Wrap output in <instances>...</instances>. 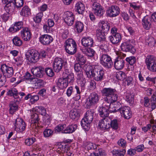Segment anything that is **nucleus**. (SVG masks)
Segmentation results:
<instances>
[{
  "label": "nucleus",
  "mask_w": 156,
  "mask_h": 156,
  "mask_svg": "<svg viewBox=\"0 0 156 156\" xmlns=\"http://www.w3.org/2000/svg\"><path fill=\"white\" fill-rule=\"evenodd\" d=\"M99 47L100 49L103 51L106 52L108 50L107 44L106 41L101 42Z\"/></svg>",
  "instance_id": "a18cd8bd"
},
{
  "label": "nucleus",
  "mask_w": 156,
  "mask_h": 156,
  "mask_svg": "<svg viewBox=\"0 0 156 156\" xmlns=\"http://www.w3.org/2000/svg\"><path fill=\"white\" fill-rule=\"evenodd\" d=\"M145 42L146 45L152 47L154 45L155 41L152 37L149 36L146 38Z\"/></svg>",
  "instance_id": "c9c22d12"
},
{
  "label": "nucleus",
  "mask_w": 156,
  "mask_h": 156,
  "mask_svg": "<svg viewBox=\"0 0 156 156\" xmlns=\"http://www.w3.org/2000/svg\"><path fill=\"white\" fill-rule=\"evenodd\" d=\"M95 51L92 49L88 48L86 49L85 54L88 56L92 57L94 56Z\"/></svg>",
  "instance_id": "3c124183"
},
{
  "label": "nucleus",
  "mask_w": 156,
  "mask_h": 156,
  "mask_svg": "<svg viewBox=\"0 0 156 156\" xmlns=\"http://www.w3.org/2000/svg\"><path fill=\"white\" fill-rule=\"evenodd\" d=\"M98 149L97 151V154H98L99 156H104L105 155V153L104 150L101 148H99L98 147Z\"/></svg>",
  "instance_id": "774afa93"
},
{
  "label": "nucleus",
  "mask_w": 156,
  "mask_h": 156,
  "mask_svg": "<svg viewBox=\"0 0 156 156\" xmlns=\"http://www.w3.org/2000/svg\"><path fill=\"white\" fill-rule=\"evenodd\" d=\"M7 77L5 76H2V75L0 74V87L3 86L6 82V78Z\"/></svg>",
  "instance_id": "6e6d98bb"
},
{
  "label": "nucleus",
  "mask_w": 156,
  "mask_h": 156,
  "mask_svg": "<svg viewBox=\"0 0 156 156\" xmlns=\"http://www.w3.org/2000/svg\"><path fill=\"white\" fill-rule=\"evenodd\" d=\"M19 102L17 101H11L9 104V107H18Z\"/></svg>",
  "instance_id": "680f3d73"
},
{
  "label": "nucleus",
  "mask_w": 156,
  "mask_h": 156,
  "mask_svg": "<svg viewBox=\"0 0 156 156\" xmlns=\"http://www.w3.org/2000/svg\"><path fill=\"white\" fill-rule=\"evenodd\" d=\"M53 131L50 129H46L43 132L44 136L45 137H48L52 135Z\"/></svg>",
  "instance_id": "4d7b16f0"
},
{
  "label": "nucleus",
  "mask_w": 156,
  "mask_h": 156,
  "mask_svg": "<svg viewBox=\"0 0 156 156\" xmlns=\"http://www.w3.org/2000/svg\"><path fill=\"white\" fill-rule=\"evenodd\" d=\"M81 43L85 47H90L93 46L94 41L93 39L90 37H85L82 38Z\"/></svg>",
  "instance_id": "412c9836"
},
{
  "label": "nucleus",
  "mask_w": 156,
  "mask_h": 156,
  "mask_svg": "<svg viewBox=\"0 0 156 156\" xmlns=\"http://www.w3.org/2000/svg\"><path fill=\"white\" fill-rule=\"evenodd\" d=\"M116 76L118 80H123L125 78V74L123 72L120 71L116 73Z\"/></svg>",
  "instance_id": "de8ad7c7"
},
{
  "label": "nucleus",
  "mask_w": 156,
  "mask_h": 156,
  "mask_svg": "<svg viewBox=\"0 0 156 156\" xmlns=\"http://www.w3.org/2000/svg\"><path fill=\"white\" fill-rule=\"evenodd\" d=\"M4 9L6 12L1 15V17L3 21L6 22L8 20L10 14L9 12L10 10H12L13 9V8H12V6H11L10 4H8L6 5H5L4 7Z\"/></svg>",
  "instance_id": "5701e85b"
},
{
  "label": "nucleus",
  "mask_w": 156,
  "mask_h": 156,
  "mask_svg": "<svg viewBox=\"0 0 156 156\" xmlns=\"http://www.w3.org/2000/svg\"><path fill=\"white\" fill-rule=\"evenodd\" d=\"M80 111L76 109H74L72 110L70 113V117L73 119H75L78 118L80 116Z\"/></svg>",
  "instance_id": "58836bf2"
},
{
  "label": "nucleus",
  "mask_w": 156,
  "mask_h": 156,
  "mask_svg": "<svg viewBox=\"0 0 156 156\" xmlns=\"http://www.w3.org/2000/svg\"><path fill=\"white\" fill-rule=\"evenodd\" d=\"M100 60L101 64L106 68H110L113 65L111 57L107 54H102L100 56Z\"/></svg>",
  "instance_id": "6e6552de"
},
{
  "label": "nucleus",
  "mask_w": 156,
  "mask_h": 156,
  "mask_svg": "<svg viewBox=\"0 0 156 156\" xmlns=\"http://www.w3.org/2000/svg\"><path fill=\"white\" fill-rule=\"evenodd\" d=\"M99 66H95L94 67L93 70L92 67L90 65H85L84 70L88 78L93 77L97 81H101L104 78L105 73L104 71L98 69Z\"/></svg>",
  "instance_id": "f257e3e1"
},
{
  "label": "nucleus",
  "mask_w": 156,
  "mask_h": 156,
  "mask_svg": "<svg viewBox=\"0 0 156 156\" xmlns=\"http://www.w3.org/2000/svg\"><path fill=\"white\" fill-rule=\"evenodd\" d=\"M110 41L113 44H117L120 43L122 40V37L120 34H116L112 35L109 37Z\"/></svg>",
  "instance_id": "bb28decb"
},
{
  "label": "nucleus",
  "mask_w": 156,
  "mask_h": 156,
  "mask_svg": "<svg viewBox=\"0 0 156 156\" xmlns=\"http://www.w3.org/2000/svg\"><path fill=\"white\" fill-rule=\"evenodd\" d=\"M33 112H35L31 115L32 120L34 121V123L35 124V128L34 129L35 132V136L36 137H38V129L39 128L38 126V112L37 111L36 112V110L34 108L32 110Z\"/></svg>",
  "instance_id": "9b49d317"
},
{
  "label": "nucleus",
  "mask_w": 156,
  "mask_h": 156,
  "mask_svg": "<svg viewBox=\"0 0 156 156\" xmlns=\"http://www.w3.org/2000/svg\"><path fill=\"white\" fill-rule=\"evenodd\" d=\"M107 33L99 30L97 31L96 36L98 40L101 42L106 41L105 34Z\"/></svg>",
  "instance_id": "7c9ffc66"
},
{
  "label": "nucleus",
  "mask_w": 156,
  "mask_h": 156,
  "mask_svg": "<svg viewBox=\"0 0 156 156\" xmlns=\"http://www.w3.org/2000/svg\"><path fill=\"white\" fill-rule=\"evenodd\" d=\"M142 24L145 29H149L151 25V18L147 16H144L142 20Z\"/></svg>",
  "instance_id": "393cba45"
},
{
  "label": "nucleus",
  "mask_w": 156,
  "mask_h": 156,
  "mask_svg": "<svg viewBox=\"0 0 156 156\" xmlns=\"http://www.w3.org/2000/svg\"><path fill=\"white\" fill-rule=\"evenodd\" d=\"M20 14L25 16H27L30 14V9L27 6H24L22 9Z\"/></svg>",
  "instance_id": "ea45409f"
},
{
  "label": "nucleus",
  "mask_w": 156,
  "mask_h": 156,
  "mask_svg": "<svg viewBox=\"0 0 156 156\" xmlns=\"http://www.w3.org/2000/svg\"><path fill=\"white\" fill-rule=\"evenodd\" d=\"M16 61L17 62V65L20 66L22 65L24 61L23 58L21 57H19L16 59Z\"/></svg>",
  "instance_id": "0e129e2a"
},
{
  "label": "nucleus",
  "mask_w": 156,
  "mask_h": 156,
  "mask_svg": "<svg viewBox=\"0 0 156 156\" xmlns=\"http://www.w3.org/2000/svg\"><path fill=\"white\" fill-rule=\"evenodd\" d=\"M64 21L68 26L72 25L74 22V16L73 13L70 11L66 12L65 13Z\"/></svg>",
  "instance_id": "dca6fc26"
},
{
  "label": "nucleus",
  "mask_w": 156,
  "mask_h": 156,
  "mask_svg": "<svg viewBox=\"0 0 156 156\" xmlns=\"http://www.w3.org/2000/svg\"><path fill=\"white\" fill-rule=\"evenodd\" d=\"M119 7L115 5H112L109 7L106 11V13L108 16L113 17L117 16L120 13Z\"/></svg>",
  "instance_id": "f8f14e48"
},
{
  "label": "nucleus",
  "mask_w": 156,
  "mask_h": 156,
  "mask_svg": "<svg viewBox=\"0 0 156 156\" xmlns=\"http://www.w3.org/2000/svg\"><path fill=\"white\" fill-rule=\"evenodd\" d=\"M15 126L17 131L22 132L25 128V123L22 119L17 118L16 120Z\"/></svg>",
  "instance_id": "6ab92c4d"
},
{
  "label": "nucleus",
  "mask_w": 156,
  "mask_h": 156,
  "mask_svg": "<svg viewBox=\"0 0 156 156\" xmlns=\"http://www.w3.org/2000/svg\"><path fill=\"white\" fill-rule=\"evenodd\" d=\"M46 89L43 88L40 90V98L43 100L47 97L46 95Z\"/></svg>",
  "instance_id": "8fccbe9b"
},
{
  "label": "nucleus",
  "mask_w": 156,
  "mask_h": 156,
  "mask_svg": "<svg viewBox=\"0 0 156 156\" xmlns=\"http://www.w3.org/2000/svg\"><path fill=\"white\" fill-rule=\"evenodd\" d=\"M91 123L88 121H86L83 119L81 122V124L83 128L86 130H88L90 127V124Z\"/></svg>",
  "instance_id": "37998d69"
},
{
  "label": "nucleus",
  "mask_w": 156,
  "mask_h": 156,
  "mask_svg": "<svg viewBox=\"0 0 156 156\" xmlns=\"http://www.w3.org/2000/svg\"><path fill=\"white\" fill-rule=\"evenodd\" d=\"M81 64L79 63H76L74 65V68L76 73L82 71V66Z\"/></svg>",
  "instance_id": "13d9d810"
},
{
  "label": "nucleus",
  "mask_w": 156,
  "mask_h": 156,
  "mask_svg": "<svg viewBox=\"0 0 156 156\" xmlns=\"http://www.w3.org/2000/svg\"><path fill=\"white\" fill-rule=\"evenodd\" d=\"M1 70L3 75L7 78L11 77L14 73L13 67L9 66L5 64H3L1 66Z\"/></svg>",
  "instance_id": "9d476101"
},
{
  "label": "nucleus",
  "mask_w": 156,
  "mask_h": 156,
  "mask_svg": "<svg viewBox=\"0 0 156 156\" xmlns=\"http://www.w3.org/2000/svg\"><path fill=\"white\" fill-rule=\"evenodd\" d=\"M103 95L106 97L105 98V101L107 102L109 105L106 106H109L110 104L115 102L117 100L118 95L116 94L115 89L111 88H105L102 91Z\"/></svg>",
  "instance_id": "7ed1b4c3"
},
{
  "label": "nucleus",
  "mask_w": 156,
  "mask_h": 156,
  "mask_svg": "<svg viewBox=\"0 0 156 156\" xmlns=\"http://www.w3.org/2000/svg\"><path fill=\"white\" fill-rule=\"evenodd\" d=\"M64 61L61 58H56L54 60L53 63V66L54 71L58 72L60 71L63 66Z\"/></svg>",
  "instance_id": "4468645a"
},
{
  "label": "nucleus",
  "mask_w": 156,
  "mask_h": 156,
  "mask_svg": "<svg viewBox=\"0 0 156 156\" xmlns=\"http://www.w3.org/2000/svg\"><path fill=\"white\" fill-rule=\"evenodd\" d=\"M23 24L22 21L16 22L13 27H10L9 30L11 32L14 33L19 31L21 28L22 30L21 31V37L25 41H29L31 37V33L27 27H23Z\"/></svg>",
  "instance_id": "f03ea898"
},
{
  "label": "nucleus",
  "mask_w": 156,
  "mask_h": 156,
  "mask_svg": "<svg viewBox=\"0 0 156 156\" xmlns=\"http://www.w3.org/2000/svg\"><path fill=\"white\" fill-rule=\"evenodd\" d=\"M83 28V24L82 22L80 21L76 22L75 28L77 32L79 33L81 32Z\"/></svg>",
  "instance_id": "e433bc0d"
},
{
  "label": "nucleus",
  "mask_w": 156,
  "mask_h": 156,
  "mask_svg": "<svg viewBox=\"0 0 156 156\" xmlns=\"http://www.w3.org/2000/svg\"><path fill=\"white\" fill-rule=\"evenodd\" d=\"M59 148L60 149L62 153H66L67 156H71L72 154L68 150L69 147L63 145H59Z\"/></svg>",
  "instance_id": "a19ab883"
},
{
  "label": "nucleus",
  "mask_w": 156,
  "mask_h": 156,
  "mask_svg": "<svg viewBox=\"0 0 156 156\" xmlns=\"http://www.w3.org/2000/svg\"><path fill=\"white\" fill-rule=\"evenodd\" d=\"M126 83L128 86L133 85V78L131 76L127 77L126 79Z\"/></svg>",
  "instance_id": "e2e57ef3"
},
{
  "label": "nucleus",
  "mask_w": 156,
  "mask_h": 156,
  "mask_svg": "<svg viewBox=\"0 0 156 156\" xmlns=\"http://www.w3.org/2000/svg\"><path fill=\"white\" fill-rule=\"evenodd\" d=\"M125 61L121 58H116L114 62L115 68L117 70L122 69L124 65Z\"/></svg>",
  "instance_id": "a878e982"
},
{
  "label": "nucleus",
  "mask_w": 156,
  "mask_h": 156,
  "mask_svg": "<svg viewBox=\"0 0 156 156\" xmlns=\"http://www.w3.org/2000/svg\"><path fill=\"white\" fill-rule=\"evenodd\" d=\"M76 79L78 82L80 84L81 87H83L85 86L86 83V80L84 78L82 72H80L76 73Z\"/></svg>",
  "instance_id": "c85d7f7f"
},
{
  "label": "nucleus",
  "mask_w": 156,
  "mask_h": 156,
  "mask_svg": "<svg viewBox=\"0 0 156 156\" xmlns=\"http://www.w3.org/2000/svg\"><path fill=\"white\" fill-rule=\"evenodd\" d=\"M76 58L78 63L81 65H84L86 62L85 58L82 55L78 53L76 55Z\"/></svg>",
  "instance_id": "79ce46f5"
},
{
  "label": "nucleus",
  "mask_w": 156,
  "mask_h": 156,
  "mask_svg": "<svg viewBox=\"0 0 156 156\" xmlns=\"http://www.w3.org/2000/svg\"><path fill=\"white\" fill-rule=\"evenodd\" d=\"M27 60L31 63H35L39 59V52L35 49L28 50L26 53Z\"/></svg>",
  "instance_id": "423d86ee"
},
{
  "label": "nucleus",
  "mask_w": 156,
  "mask_h": 156,
  "mask_svg": "<svg viewBox=\"0 0 156 156\" xmlns=\"http://www.w3.org/2000/svg\"><path fill=\"white\" fill-rule=\"evenodd\" d=\"M36 140L35 138H28L25 141L26 144L28 146H30L34 143Z\"/></svg>",
  "instance_id": "603ef678"
},
{
  "label": "nucleus",
  "mask_w": 156,
  "mask_h": 156,
  "mask_svg": "<svg viewBox=\"0 0 156 156\" xmlns=\"http://www.w3.org/2000/svg\"><path fill=\"white\" fill-rule=\"evenodd\" d=\"M118 145L123 147H125L126 145V142L123 139H120L118 142Z\"/></svg>",
  "instance_id": "338daca9"
},
{
  "label": "nucleus",
  "mask_w": 156,
  "mask_h": 156,
  "mask_svg": "<svg viewBox=\"0 0 156 156\" xmlns=\"http://www.w3.org/2000/svg\"><path fill=\"white\" fill-rule=\"evenodd\" d=\"M110 118L106 117L101 120L98 124V127L101 130H105L108 129L110 127Z\"/></svg>",
  "instance_id": "ddd939ff"
},
{
  "label": "nucleus",
  "mask_w": 156,
  "mask_h": 156,
  "mask_svg": "<svg viewBox=\"0 0 156 156\" xmlns=\"http://www.w3.org/2000/svg\"><path fill=\"white\" fill-rule=\"evenodd\" d=\"M76 42L72 39H68L65 42V49L68 54L73 55L76 51Z\"/></svg>",
  "instance_id": "39448f33"
},
{
  "label": "nucleus",
  "mask_w": 156,
  "mask_h": 156,
  "mask_svg": "<svg viewBox=\"0 0 156 156\" xmlns=\"http://www.w3.org/2000/svg\"><path fill=\"white\" fill-rule=\"evenodd\" d=\"M151 124H153L152 126V132L154 133H156V119L154 120L153 119L151 120L150 121Z\"/></svg>",
  "instance_id": "052dcab7"
},
{
  "label": "nucleus",
  "mask_w": 156,
  "mask_h": 156,
  "mask_svg": "<svg viewBox=\"0 0 156 156\" xmlns=\"http://www.w3.org/2000/svg\"><path fill=\"white\" fill-rule=\"evenodd\" d=\"M98 101V95L97 94L93 93L90 94L86 103L88 107L91 106L96 104Z\"/></svg>",
  "instance_id": "2eb2a0df"
},
{
  "label": "nucleus",
  "mask_w": 156,
  "mask_h": 156,
  "mask_svg": "<svg viewBox=\"0 0 156 156\" xmlns=\"http://www.w3.org/2000/svg\"><path fill=\"white\" fill-rule=\"evenodd\" d=\"M14 1V6L13 7V8H15L16 6L17 8H19L23 6V0H13Z\"/></svg>",
  "instance_id": "09e8293b"
},
{
  "label": "nucleus",
  "mask_w": 156,
  "mask_h": 156,
  "mask_svg": "<svg viewBox=\"0 0 156 156\" xmlns=\"http://www.w3.org/2000/svg\"><path fill=\"white\" fill-rule=\"evenodd\" d=\"M76 129V126H74L72 129H71L69 126H66L65 124L58 125L55 128V130L58 132L62 131L63 133H70L73 132Z\"/></svg>",
  "instance_id": "1a4fd4ad"
},
{
  "label": "nucleus",
  "mask_w": 156,
  "mask_h": 156,
  "mask_svg": "<svg viewBox=\"0 0 156 156\" xmlns=\"http://www.w3.org/2000/svg\"><path fill=\"white\" fill-rule=\"evenodd\" d=\"M114 108H100L99 109V115L101 117L108 116L109 113L115 112H117Z\"/></svg>",
  "instance_id": "aec40b11"
},
{
  "label": "nucleus",
  "mask_w": 156,
  "mask_h": 156,
  "mask_svg": "<svg viewBox=\"0 0 156 156\" xmlns=\"http://www.w3.org/2000/svg\"><path fill=\"white\" fill-rule=\"evenodd\" d=\"M94 112L93 111H87L84 117L83 118L86 121H88L91 123L93 119V115Z\"/></svg>",
  "instance_id": "72a5a7b5"
},
{
  "label": "nucleus",
  "mask_w": 156,
  "mask_h": 156,
  "mask_svg": "<svg viewBox=\"0 0 156 156\" xmlns=\"http://www.w3.org/2000/svg\"><path fill=\"white\" fill-rule=\"evenodd\" d=\"M31 72L33 75L27 72L24 75V79L25 80L29 81L31 84H34L35 85H38L39 83V80L38 78L39 77V68L37 67L32 69Z\"/></svg>",
  "instance_id": "20e7f679"
},
{
  "label": "nucleus",
  "mask_w": 156,
  "mask_h": 156,
  "mask_svg": "<svg viewBox=\"0 0 156 156\" xmlns=\"http://www.w3.org/2000/svg\"><path fill=\"white\" fill-rule=\"evenodd\" d=\"M34 23L33 24V29L35 31H38L39 30V14L37 13L33 17Z\"/></svg>",
  "instance_id": "2f4dec72"
},
{
  "label": "nucleus",
  "mask_w": 156,
  "mask_h": 156,
  "mask_svg": "<svg viewBox=\"0 0 156 156\" xmlns=\"http://www.w3.org/2000/svg\"><path fill=\"white\" fill-rule=\"evenodd\" d=\"M126 96L125 99L126 101L128 102L131 106L133 103L134 95L130 93H126L125 94Z\"/></svg>",
  "instance_id": "4c0bfd02"
},
{
  "label": "nucleus",
  "mask_w": 156,
  "mask_h": 156,
  "mask_svg": "<svg viewBox=\"0 0 156 156\" xmlns=\"http://www.w3.org/2000/svg\"><path fill=\"white\" fill-rule=\"evenodd\" d=\"M110 126L113 129L115 130L117 129L119 127V125L118 121L117 119H114L110 121Z\"/></svg>",
  "instance_id": "49530a36"
},
{
  "label": "nucleus",
  "mask_w": 156,
  "mask_h": 156,
  "mask_svg": "<svg viewBox=\"0 0 156 156\" xmlns=\"http://www.w3.org/2000/svg\"><path fill=\"white\" fill-rule=\"evenodd\" d=\"M68 84L67 80L64 78L63 76L62 78H59L58 79L57 83L58 86L61 89L66 88L68 86Z\"/></svg>",
  "instance_id": "c756f323"
},
{
  "label": "nucleus",
  "mask_w": 156,
  "mask_h": 156,
  "mask_svg": "<svg viewBox=\"0 0 156 156\" xmlns=\"http://www.w3.org/2000/svg\"><path fill=\"white\" fill-rule=\"evenodd\" d=\"M75 8L76 11L80 14H82L85 10V6L81 2H77L75 5Z\"/></svg>",
  "instance_id": "473e14b6"
},
{
  "label": "nucleus",
  "mask_w": 156,
  "mask_h": 156,
  "mask_svg": "<svg viewBox=\"0 0 156 156\" xmlns=\"http://www.w3.org/2000/svg\"><path fill=\"white\" fill-rule=\"evenodd\" d=\"M156 95L154 93L151 98V106L152 107H156Z\"/></svg>",
  "instance_id": "bf43d9fd"
},
{
  "label": "nucleus",
  "mask_w": 156,
  "mask_h": 156,
  "mask_svg": "<svg viewBox=\"0 0 156 156\" xmlns=\"http://www.w3.org/2000/svg\"><path fill=\"white\" fill-rule=\"evenodd\" d=\"M86 147L88 149L94 150L95 149H97V148L98 147V146L96 145L95 144H93L91 143H89L87 144Z\"/></svg>",
  "instance_id": "5fc2aeb1"
},
{
  "label": "nucleus",
  "mask_w": 156,
  "mask_h": 156,
  "mask_svg": "<svg viewBox=\"0 0 156 156\" xmlns=\"http://www.w3.org/2000/svg\"><path fill=\"white\" fill-rule=\"evenodd\" d=\"M52 41V37L48 34L43 35L40 37V41L44 45H48Z\"/></svg>",
  "instance_id": "b1692460"
},
{
  "label": "nucleus",
  "mask_w": 156,
  "mask_h": 156,
  "mask_svg": "<svg viewBox=\"0 0 156 156\" xmlns=\"http://www.w3.org/2000/svg\"><path fill=\"white\" fill-rule=\"evenodd\" d=\"M93 11L95 15L98 16H101L104 13L103 7L100 5L97 2H94L92 5Z\"/></svg>",
  "instance_id": "f3484780"
},
{
  "label": "nucleus",
  "mask_w": 156,
  "mask_h": 156,
  "mask_svg": "<svg viewBox=\"0 0 156 156\" xmlns=\"http://www.w3.org/2000/svg\"><path fill=\"white\" fill-rule=\"evenodd\" d=\"M133 40H128L122 44L120 47L121 49L123 51H131L133 48L132 45Z\"/></svg>",
  "instance_id": "a211bd4d"
},
{
  "label": "nucleus",
  "mask_w": 156,
  "mask_h": 156,
  "mask_svg": "<svg viewBox=\"0 0 156 156\" xmlns=\"http://www.w3.org/2000/svg\"><path fill=\"white\" fill-rule=\"evenodd\" d=\"M62 76L64 78L67 80L68 83H73L74 80V75L73 73H69L67 69L63 72Z\"/></svg>",
  "instance_id": "4be33fe9"
},
{
  "label": "nucleus",
  "mask_w": 156,
  "mask_h": 156,
  "mask_svg": "<svg viewBox=\"0 0 156 156\" xmlns=\"http://www.w3.org/2000/svg\"><path fill=\"white\" fill-rule=\"evenodd\" d=\"M126 61L128 62L130 65H133L136 62V58L134 56H131L127 57L126 58Z\"/></svg>",
  "instance_id": "864d4df0"
},
{
  "label": "nucleus",
  "mask_w": 156,
  "mask_h": 156,
  "mask_svg": "<svg viewBox=\"0 0 156 156\" xmlns=\"http://www.w3.org/2000/svg\"><path fill=\"white\" fill-rule=\"evenodd\" d=\"M100 25L101 27V31L107 33L109 30L110 25L109 23L107 22H105L104 21L101 22Z\"/></svg>",
  "instance_id": "f704fd0d"
},
{
  "label": "nucleus",
  "mask_w": 156,
  "mask_h": 156,
  "mask_svg": "<svg viewBox=\"0 0 156 156\" xmlns=\"http://www.w3.org/2000/svg\"><path fill=\"white\" fill-rule=\"evenodd\" d=\"M147 68L151 72H156V58L153 55H148L145 59Z\"/></svg>",
  "instance_id": "0eeeda50"
},
{
  "label": "nucleus",
  "mask_w": 156,
  "mask_h": 156,
  "mask_svg": "<svg viewBox=\"0 0 156 156\" xmlns=\"http://www.w3.org/2000/svg\"><path fill=\"white\" fill-rule=\"evenodd\" d=\"M117 111H119L122 115H123L126 119H129L131 116V113L128 109L125 108H120Z\"/></svg>",
  "instance_id": "cd10ccee"
},
{
  "label": "nucleus",
  "mask_w": 156,
  "mask_h": 156,
  "mask_svg": "<svg viewBox=\"0 0 156 156\" xmlns=\"http://www.w3.org/2000/svg\"><path fill=\"white\" fill-rule=\"evenodd\" d=\"M45 73L49 76H52L54 75L53 70L50 68H48L45 69Z\"/></svg>",
  "instance_id": "69168bd1"
},
{
  "label": "nucleus",
  "mask_w": 156,
  "mask_h": 156,
  "mask_svg": "<svg viewBox=\"0 0 156 156\" xmlns=\"http://www.w3.org/2000/svg\"><path fill=\"white\" fill-rule=\"evenodd\" d=\"M12 42L14 45L17 46H20L22 44V41L20 39V38L17 37L15 36L12 40Z\"/></svg>",
  "instance_id": "c03bdc74"
}]
</instances>
